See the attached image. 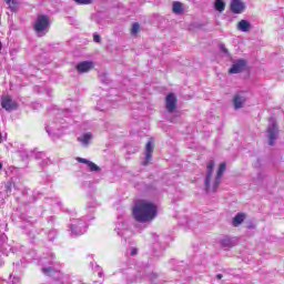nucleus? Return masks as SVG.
Listing matches in <instances>:
<instances>
[{"label": "nucleus", "instance_id": "nucleus-24", "mask_svg": "<svg viewBox=\"0 0 284 284\" xmlns=\"http://www.w3.org/2000/svg\"><path fill=\"white\" fill-rule=\"evenodd\" d=\"M215 10L223 12L225 10V2L223 0H215Z\"/></svg>", "mask_w": 284, "mask_h": 284}, {"label": "nucleus", "instance_id": "nucleus-21", "mask_svg": "<svg viewBox=\"0 0 284 284\" xmlns=\"http://www.w3.org/2000/svg\"><path fill=\"white\" fill-rule=\"evenodd\" d=\"M12 250L9 244H0V255L2 254V256H8Z\"/></svg>", "mask_w": 284, "mask_h": 284}, {"label": "nucleus", "instance_id": "nucleus-29", "mask_svg": "<svg viewBox=\"0 0 284 284\" xmlns=\"http://www.w3.org/2000/svg\"><path fill=\"white\" fill-rule=\"evenodd\" d=\"M57 239V230H51L48 233V240L49 241H54Z\"/></svg>", "mask_w": 284, "mask_h": 284}, {"label": "nucleus", "instance_id": "nucleus-23", "mask_svg": "<svg viewBox=\"0 0 284 284\" xmlns=\"http://www.w3.org/2000/svg\"><path fill=\"white\" fill-rule=\"evenodd\" d=\"M173 12L174 14H183V3L173 2Z\"/></svg>", "mask_w": 284, "mask_h": 284}, {"label": "nucleus", "instance_id": "nucleus-32", "mask_svg": "<svg viewBox=\"0 0 284 284\" xmlns=\"http://www.w3.org/2000/svg\"><path fill=\"white\" fill-rule=\"evenodd\" d=\"M246 229L247 230H256V224H254V222L250 221L246 223Z\"/></svg>", "mask_w": 284, "mask_h": 284}, {"label": "nucleus", "instance_id": "nucleus-10", "mask_svg": "<svg viewBox=\"0 0 284 284\" xmlns=\"http://www.w3.org/2000/svg\"><path fill=\"white\" fill-rule=\"evenodd\" d=\"M230 9L233 14H243L245 11V3L241 0H232Z\"/></svg>", "mask_w": 284, "mask_h": 284}, {"label": "nucleus", "instance_id": "nucleus-35", "mask_svg": "<svg viewBox=\"0 0 284 284\" xmlns=\"http://www.w3.org/2000/svg\"><path fill=\"white\" fill-rule=\"evenodd\" d=\"M139 254V248L131 250V256H136Z\"/></svg>", "mask_w": 284, "mask_h": 284}, {"label": "nucleus", "instance_id": "nucleus-1", "mask_svg": "<svg viewBox=\"0 0 284 284\" xmlns=\"http://www.w3.org/2000/svg\"><path fill=\"white\" fill-rule=\"evenodd\" d=\"M156 205L150 202L140 201L133 207V216L139 223H148L156 219Z\"/></svg>", "mask_w": 284, "mask_h": 284}, {"label": "nucleus", "instance_id": "nucleus-26", "mask_svg": "<svg viewBox=\"0 0 284 284\" xmlns=\"http://www.w3.org/2000/svg\"><path fill=\"white\" fill-rule=\"evenodd\" d=\"M139 30H141V26L139 24V22L133 23L131 34H139Z\"/></svg>", "mask_w": 284, "mask_h": 284}, {"label": "nucleus", "instance_id": "nucleus-20", "mask_svg": "<svg viewBox=\"0 0 284 284\" xmlns=\"http://www.w3.org/2000/svg\"><path fill=\"white\" fill-rule=\"evenodd\" d=\"M18 153L22 161H26V159H32L34 151H27L26 149H20Z\"/></svg>", "mask_w": 284, "mask_h": 284}, {"label": "nucleus", "instance_id": "nucleus-36", "mask_svg": "<svg viewBox=\"0 0 284 284\" xmlns=\"http://www.w3.org/2000/svg\"><path fill=\"white\" fill-rule=\"evenodd\" d=\"M34 201H37V199H34V195H31L27 203H34Z\"/></svg>", "mask_w": 284, "mask_h": 284}, {"label": "nucleus", "instance_id": "nucleus-31", "mask_svg": "<svg viewBox=\"0 0 284 284\" xmlns=\"http://www.w3.org/2000/svg\"><path fill=\"white\" fill-rule=\"evenodd\" d=\"M220 50H221V52H223L226 57H230V51L227 50V48L225 47V44L221 43V44H220Z\"/></svg>", "mask_w": 284, "mask_h": 284}, {"label": "nucleus", "instance_id": "nucleus-12", "mask_svg": "<svg viewBox=\"0 0 284 284\" xmlns=\"http://www.w3.org/2000/svg\"><path fill=\"white\" fill-rule=\"evenodd\" d=\"M92 68H94V63L92 61H82L75 65V70H78L80 74H85V72H90Z\"/></svg>", "mask_w": 284, "mask_h": 284}, {"label": "nucleus", "instance_id": "nucleus-13", "mask_svg": "<svg viewBox=\"0 0 284 284\" xmlns=\"http://www.w3.org/2000/svg\"><path fill=\"white\" fill-rule=\"evenodd\" d=\"M78 163H84V165H88L89 170L91 172H101V169L99 165L94 164V162L84 159V158H77Z\"/></svg>", "mask_w": 284, "mask_h": 284}, {"label": "nucleus", "instance_id": "nucleus-16", "mask_svg": "<svg viewBox=\"0 0 284 284\" xmlns=\"http://www.w3.org/2000/svg\"><path fill=\"white\" fill-rule=\"evenodd\" d=\"M61 126L55 125L54 123H51L45 126V131L48 132L49 136H59V130Z\"/></svg>", "mask_w": 284, "mask_h": 284}, {"label": "nucleus", "instance_id": "nucleus-34", "mask_svg": "<svg viewBox=\"0 0 284 284\" xmlns=\"http://www.w3.org/2000/svg\"><path fill=\"white\" fill-rule=\"evenodd\" d=\"M88 210H94L97 207V202L92 201L87 204Z\"/></svg>", "mask_w": 284, "mask_h": 284}, {"label": "nucleus", "instance_id": "nucleus-22", "mask_svg": "<svg viewBox=\"0 0 284 284\" xmlns=\"http://www.w3.org/2000/svg\"><path fill=\"white\" fill-rule=\"evenodd\" d=\"M42 274H44V276H54V274L57 273V270H54V267L52 266H43L41 268Z\"/></svg>", "mask_w": 284, "mask_h": 284}, {"label": "nucleus", "instance_id": "nucleus-7", "mask_svg": "<svg viewBox=\"0 0 284 284\" xmlns=\"http://www.w3.org/2000/svg\"><path fill=\"white\" fill-rule=\"evenodd\" d=\"M179 103V99L174 93H169L165 98V108L169 114H174L176 111V105Z\"/></svg>", "mask_w": 284, "mask_h": 284}, {"label": "nucleus", "instance_id": "nucleus-14", "mask_svg": "<svg viewBox=\"0 0 284 284\" xmlns=\"http://www.w3.org/2000/svg\"><path fill=\"white\" fill-rule=\"evenodd\" d=\"M145 148V161L143 162V165H149L150 161H152V153L154 152V145L152 144V141H149Z\"/></svg>", "mask_w": 284, "mask_h": 284}, {"label": "nucleus", "instance_id": "nucleus-2", "mask_svg": "<svg viewBox=\"0 0 284 284\" xmlns=\"http://www.w3.org/2000/svg\"><path fill=\"white\" fill-rule=\"evenodd\" d=\"M227 165L225 162H222L219 166L216 176L212 184H210V181H212V174H214V160H211L209 164L206 165V176L204 180V187L206 192H216L219 190V185H221V179H223V174L225 173Z\"/></svg>", "mask_w": 284, "mask_h": 284}, {"label": "nucleus", "instance_id": "nucleus-33", "mask_svg": "<svg viewBox=\"0 0 284 284\" xmlns=\"http://www.w3.org/2000/svg\"><path fill=\"white\" fill-rule=\"evenodd\" d=\"M93 41H94V43H101V36L99 33H94Z\"/></svg>", "mask_w": 284, "mask_h": 284}, {"label": "nucleus", "instance_id": "nucleus-6", "mask_svg": "<svg viewBox=\"0 0 284 284\" xmlns=\"http://www.w3.org/2000/svg\"><path fill=\"white\" fill-rule=\"evenodd\" d=\"M1 108L7 112H14V110H18L19 104L10 95H7L1 99Z\"/></svg>", "mask_w": 284, "mask_h": 284}, {"label": "nucleus", "instance_id": "nucleus-25", "mask_svg": "<svg viewBox=\"0 0 284 284\" xmlns=\"http://www.w3.org/2000/svg\"><path fill=\"white\" fill-rule=\"evenodd\" d=\"M8 3L11 12H17V0H4Z\"/></svg>", "mask_w": 284, "mask_h": 284}, {"label": "nucleus", "instance_id": "nucleus-39", "mask_svg": "<svg viewBox=\"0 0 284 284\" xmlns=\"http://www.w3.org/2000/svg\"><path fill=\"white\" fill-rule=\"evenodd\" d=\"M216 278H217L219 281H221V278H223V274H217V275H216Z\"/></svg>", "mask_w": 284, "mask_h": 284}, {"label": "nucleus", "instance_id": "nucleus-17", "mask_svg": "<svg viewBox=\"0 0 284 284\" xmlns=\"http://www.w3.org/2000/svg\"><path fill=\"white\" fill-rule=\"evenodd\" d=\"M78 141L83 145V148H88V145H90V141H92V133H83L78 138Z\"/></svg>", "mask_w": 284, "mask_h": 284}, {"label": "nucleus", "instance_id": "nucleus-3", "mask_svg": "<svg viewBox=\"0 0 284 284\" xmlns=\"http://www.w3.org/2000/svg\"><path fill=\"white\" fill-rule=\"evenodd\" d=\"M33 30L38 34V37H45L50 31V17L45 14L38 16L34 24Z\"/></svg>", "mask_w": 284, "mask_h": 284}, {"label": "nucleus", "instance_id": "nucleus-15", "mask_svg": "<svg viewBox=\"0 0 284 284\" xmlns=\"http://www.w3.org/2000/svg\"><path fill=\"white\" fill-rule=\"evenodd\" d=\"M221 247H223V250H231V247H234V245H236V240L232 239V237H224L221 240Z\"/></svg>", "mask_w": 284, "mask_h": 284}, {"label": "nucleus", "instance_id": "nucleus-28", "mask_svg": "<svg viewBox=\"0 0 284 284\" xmlns=\"http://www.w3.org/2000/svg\"><path fill=\"white\" fill-rule=\"evenodd\" d=\"M78 6H90L92 0H73Z\"/></svg>", "mask_w": 284, "mask_h": 284}, {"label": "nucleus", "instance_id": "nucleus-4", "mask_svg": "<svg viewBox=\"0 0 284 284\" xmlns=\"http://www.w3.org/2000/svg\"><path fill=\"white\" fill-rule=\"evenodd\" d=\"M267 136H268V145H274L276 139H278V124H276V119H268L267 126Z\"/></svg>", "mask_w": 284, "mask_h": 284}, {"label": "nucleus", "instance_id": "nucleus-38", "mask_svg": "<svg viewBox=\"0 0 284 284\" xmlns=\"http://www.w3.org/2000/svg\"><path fill=\"white\" fill-rule=\"evenodd\" d=\"M6 265V262L3 260H0V267H3Z\"/></svg>", "mask_w": 284, "mask_h": 284}, {"label": "nucleus", "instance_id": "nucleus-5", "mask_svg": "<svg viewBox=\"0 0 284 284\" xmlns=\"http://www.w3.org/2000/svg\"><path fill=\"white\" fill-rule=\"evenodd\" d=\"M71 236H81L88 231V224L82 220H75L71 223Z\"/></svg>", "mask_w": 284, "mask_h": 284}, {"label": "nucleus", "instance_id": "nucleus-37", "mask_svg": "<svg viewBox=\"0 0 284 284\" xmlns=\"http://www.w3.org/2000/svg\"><path fill=\"white\" fill-rule=\"evenodd\" d=\"M22 264H23V262H21V261L13 263V265H16L17 267H19V265H22Z\"/></svg>", "mask_w": 284, "mask_h": 284}, {"label": "nucleus", "instance_id": "nucleus-19", "mask_svg": "<svg viewBox=\"0 0 284 284\" xmlns=\"http://www.w3.org/2000/svg\"><path fill=\"white\" fill-rule=\"evenodd\" d=\"M245 221V213H237L232 221L233 227H239Z\"/></svg>", "mask_w": 284, "mask_h": 284}, {"label": "nucleus", "instance_id": "nucleus-9", "mask_svg": "<svg viewBox=\"0 0 284 284\" xmlns=\"http://www.w3.org/2000/svg\"><path fill=\"white\" fill-rule=\"evenodd\" d=\"M246 102H247V97L245 95V92L240 91L235 93L233 98L234 110H241V108H243V105H245Z\"/></svg>", "mask_w": 284, "mask_h": 284}, {"label": "nucleus", "instance_id": "nucleus-40", "mask_svg": "<svg viewBox=\"0 0 284 284\" xmlns=\"http://www.w3.org/2000/svg\"><path fill=\"white\" fill-rule=\"evenodd\" d=\"M0 143H3V135L0 132Z\"/></svg>", "mask_w": 284, "mask_h": 284}, {"label": "nucleus", "instance_id": "nucleus-11", "mask_svg": "<svg viewBox=\"0 0 284 284\" xmlns=\"http://www.w3.org/2000/svg\"><path fill=\"white\" fill-rule=\"evenodd\" d=\"M32 156L36 159V161H41L39 163L40 168H45V165L50 163V159L48 158V155H45V152H37V150H34Z\"/></svg>", "mask_w": 284, "mask_h": 284}, {"label": "nucleus", "instance_id": "nucleus-43", "mask_svg": "<svg viewBox=\"0 0 284 284\" xmlns=\"http://www.w3.org/2000/svg\"><path fill=\"white\" fill-rule=\"evenodd\" d=\"M103 273L99 272V276H102Z\"/></svg>", "mask_w": 284, "mask_h": 284}, {"label": "nucleus", "instance_id": "nucleus-8", "mask_svg": "<svg viewBox=\"0 0 284 284\" xmlns=\"http://www.w3.org/2000/svg\"><path fill=\"white\" fill-rule=\"evenodd\" d=\"M246 68H247V60L240 59L233 62L229 72L230 74H241V72H245Z\"/></svg>", "mask_w": 284, "mask_h": 284}, {"label": "nucleus", "instance_id": "nucleus-18", "mask_svg": "<svg viewBox=\"0 0 284 284\" xmlns=\"http://www.w3.org/2000/svg\"><path fill=\"white\" fill-rule=\"evenodd\" d=\"M237 30H241V32H250V30H252V23L247 20H241L237 24Z\"/></svg>", "mask_w": 284, "mask_h": 284}, {"label": "nucleus", "instance_id": "nucleus-30", "mask_svg": "<svg viewBox=\"0 0 284 284\" xmlns=\"http://www.w3.org/2000/svg\"><path fill=\"white\" fill-rule=\"evenodd\" d=\"M8 244V235L6 233L0 234V245Z\"/></svg>", "mask_w": 284, "mask_h": 284}, {"label": "nucleus", "instance_id": "nucleus-42", "mask_svg": "<svg viewBox=\"0 0 284 284\" xmlns=\"http://www.w3.org/2000/svg\"><path fill=\"white\" fill-rule=\"evenodd\" d=\"M3 168V164L0 163V170Z\"/></svg>", "mask_w": 284, "mask_h": 284}, {"label": "nucleus", "instance_id": "nucleus-27", "mask_svg": "<svg viewBox=\"0 0 284 284\" xmlns=\"http://www.w3.org/2000/svg\"><path fill=\"white\" fill-rule=\"evenodd\" d=\"M41 265H54V255H51V260L49 262L45 258L40 260Z\"/></svg>", "mask_w": 284, "mask_h": 284}, {"label": "nucleus", "instance_id": "nucleus-41", "mask_svg": "<svg viewBox=\"0 0 284 284\" xmlns=\"http://www.w3.org/2000/svg\"><path fill=\"white\" fill-rule=\"evenodd\" d=\"M3 50V44L0 42V52Z\"/></svg>", "mask_w": 284, "mask_h": 284}]
</instances>
